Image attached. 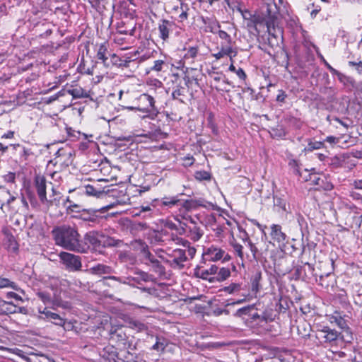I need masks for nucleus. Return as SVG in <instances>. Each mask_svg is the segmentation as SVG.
I'll use <instances>...</instances> for the list:
<instances>
[{
  "instance_id": "obj_15",
  "label": "nucleus",
  "mask_w": 362,
  "mask_h": 362,
  "mask_svg": "<svg viewBox=\"0 0 362 362\" xmlns=\"http://www.w3.org/2000/svg\"><path fill=\"white\" fill-rule=\"evenodd\" d=\"M38 313L40 314V319L50 321L58 326H64L65 324V319L59 314L51 311L49 306L39 307Z\"/></svg>"
},
{
  "instance_id": "obj_50",
  "label": "nucleus",
  "mask_w": 362,
  "mask_h": 362,
  "mask_svg": "<svg viewBox=\"0 0 362 362\" xmlns=\"http://www.w3.org/2000/svg\"><path fill=\"white\" fill-rule=\"evenodd\" d=\"M180 204L182 206H184L185 210L189 211L190 212L192 211H193V210H196L197 209L194 199H186V200H184V201H182L180 199Z\"/></svg>"
},
{
  "instance_id": "obj_31",
  "label": "nucleus",
  "mask_w": 362,
  "mask_h": 362,
  "mask_svg": "<svg viewBox=\"0 0 362 362\" xmlns=\"http://www.w3.org/2000/svg\"><path fill=\"white\" fill-rule=\"evenodd\" d=\"M246 324L250 327L261 325V317L255 305H251L250 313H249L248 321Z\"/></svg>"
},
{
  "instance_id": "obj_46",
  "label": "nucleus",
  "mask_w": 362,
  "mask_h": 362,
  "mask_svg": "<svg viewBox=\"0 0 362 362\" xmlns=\"http://www.w3.org/2000/svg\"><path fill=\"white\" fill-rule=\"evenodd\" d=\"M216 279L219 281L227 279L230 276V271L228 268L221 267L218 269Z\"/></svg>"
},
{
  "instance_id": "obj_21",
  "label": "nucleus",
  "mask_w": 362,
  "mask_h": 362,
  "mask_svg": "<svg viewBox=\"0 0 362 362\" xmlns=\"http://www.w3.org/2000/svg\"><path fill=\"white\" fill-rule=\"evenodd\" d=\"M136 28V22L134 19L128 20L127 22L121 21L117 23V30L120 34L134 36Z\"/></svg>"
},
{
  "instance_id": "obj_43",
  "label": "nucleus",
  "mask_w": 362,
  "mask_h": 362,
  "mask_svg": "<svg viewBox=\"0 0 362 362\" xmlns=\"http://www.w3.org/2000/svg\"><path fill=\"white\" fill-rule=\"evenodd\" d=\"M197 209L202 206L207 209H214L216 206L212 202H208L202 198L194 199Z\"/></svg>"
},
{
  "instance_id": "obj_42",
  "label": "nucleus",
  "mask_w": 362,
  "mask_h": 362,
  "mask_svg": "<svg viewBox=\"0 0 362 362\" xmlns=\"http://www.w3.org/2000/svg\"><path fill=\"white\" fill-rule=\"evenodd\" d=\"M64 207L66 208V210L68 211V213L69 212H80V208L81 206L74 203L71 199L69 197H67L66 198V199H64V203H63Z\"/></svg>"
},
{
  "instance_id": "obj_16",
  "label": "nucleus",
  "mask_w": 362,
  "mask_h": 362,
  "mask_svg": "<svg viewBox=\"0 0 362 362\" xmlns=\"http://www.w3.org/2000/svg\"><path fill=\"white\" fill-rule=\"evenodd\" d=\"M176 28V24L172 21L161 19L158 23V31L159 37L163 41L169 40L170 33Z\"/></svg>"
},
{
  "instance_id": "obj_8",
  "label": "nucleus",
  "mask_w": 362,
  "mask_h": 362,
  "mask_svg": "<svg viewBox=\"0 0 362 362\" xmlns=\"http://www.w3.org/2000/svg\"><path fill=\"white\" fill-rule=\"evenodd\" d=\"M136 276H125V277H117L115 276H110L105 277V279H113L119 281L120 283L128 284L134 287L139 288V285L141 284V281L147 282L149 281L151 278V275L148 273L138 270L135 272Z\"/></svg>"
},
{
  "instance_id": "obj_32",
  "label": "nucleus",
  "mask_w": 362,
  "mask_h": 362,
  "mask_svg": "<svg viewBox=\"0 0 362 362\" xmlns=\"http://www.w3.org/2000/svg\"><path fill=\"white\" fill-rule=\"evenodd\" d=\"M113 62L115 65L121 68H127L129 66V64L134 61H136V59H134L133 55H125L122 57H118L115 54L112 55Z\"/></svg>"
},
{
  "instance_id": "obj_54",
  "label": "nucleus",
  "mask_w": 362,
  "mask_h": 362,
  "mask_svg": "<svg viewBox=\"0 0 362 362\" xmlns=\"http://www.w3.org/2000/svg\"><path fill=\"white\" fill-rule=\"evenodd\" d=\"M216 34L218 35V37L221 40H223L225 41L224 42H223L224 45H231L232 38H231L230 35H228L226 31L218 29Z\"/></svg>"
},
{
  "instance_id": "obj_63",
  "label": "nucleus",
  "mask_w": 362,
  "mask_h": 362,
  "mask_svg": "<svg viewBox=\"0 0 362 362\" xmlns=\"http://www.w3.org/2000/svg\"><path fill=\"white\" fill-rule=\"evenodd\" d=\"M164 226L168 229L177 231L179 234L180 232H182L181 225H180V227H178L175 223L170 220H166L164 223Z\"/></svg>"
},
{
  "instance_id": "obj_17",
  "label": "nucleus",
  "mask_w": 362,
  "mask_h": 362,
  "mask_svg": "<svg viewBox=\"0 0 362 362\" xmlns=\"http://www.w3.org/2000/svg\"><path fill=\"white\" fill-rule=\"evenodd\" d=\"M174 219L177 221L181 226H184L185 223H196L199 221V217L197 215L192 216L190 211L185 210L184 206L181 204L177 208L176 214L174 216Z\"/></svg>"
},
{
  "instance_id": "obj_24",
  "label": "nucleus",
  "mask_w": 362,
  "mask_h": 362,
  "mask_svg": "<svg viewBox=\"0 0 362 362\" xmlns=\"http://www.w3.org/2000/svg\"><path fill=\"white\" fill-rule=\"evenodd\" d=\"M153 204L152 202L151 206H141L135 215L146 220L153 218L156 215L157 211L156 209V205Z\"/></svg>"
},
{
  "instance_id": "obj_1",
  "label": "nucleus",
  "mask_w": 362,
  "mask_h": 362,
  "mask_svg": "<svg viewBox=\"0 0 362 362\" xmlns=\"http://www.w3.org/2000/svg\"><path fill=\"white\" fill-rule=\"evenodd\" d=\"M52 235L56 245L65 250L83 253L86 246L81 240V235L76 228L68 225H62L52 230Z\"/></svg>"
},
{
  "instance_id": "obj_35",
  "label": "nucleus",
  "mask_w": 362,
  "mask_h": 362,
  "mask_svg": "<svg viewBox=\"0 0 362 362\" xmlns=\"http://www.w3.org/2000/svg\"><path fill=\"white\" fill-rule=\"evenodd\" d=\"M174 241L176 242L177 244L182 245L186 250V252H187V255L192 259L196 254V249L194 247L190 246V243L187 240L181 238L176 237L175 238H173Z\"/></svg>"
},
{
  "instance_id": "obj_51",
  "label": "nucleus",
  "mask_w": 362,
  "mask_h": 362,
  "mask_svg": "<svg viewBox=\"0 0 362 362\" xmlns=\"http://www.w3.org/2000/svg\"><path fill=\"white\" fill-rule=\"evenodd\" d=\"M288 167L293 170V173L300 175V163L298 160L291 158L288 163Z\"/></svg>"
},
{
  "instance_id": "obj_59",
  "label": "nucleus",
  "mask_w": 362,
  "mask_h": 362,
  "mask_svg": "<svg viewBox=\"0 0 362 362\" xmlns=\"http://www.w3.org/2000/svg\"><path fill=\"white\" fill-rule=\"evenodd\" d=\"M245 243H247V246L249 247L251 252L252 253L254 257H256L257 253L258 252V249L255 246L254 243L250 240V239L248 237V235L245 233V238L243 239Z\"/></svg>"
},
{
  "instance_id": "obj_14",
  "label": "nucleus",
  "mask_w": 362,
  "mask_h": 362,
  "mask_svg": "<svg viewBox=\"0 0 362 362\" xmlns=\"http://www.w3.org/2000/svg\"><path fill=\"white\" fill-rule=\"evenodd\" d=\"M35 187L36 188L37 194L38 195L40 202L48 206L54 204V202L56 200H49L47 198L46 194V179L44 176L37 175L35 177Z\"/></svg>"
},
{
  "instance_id": "obj_11",
  "label": "nucleus",
  "mask_w": 362,
  "mask_h": 362,
  "mask_svg": "<svg viewBox=\"0 0 362 362\" xmlns=\"http://www.w3.org/2000/svg\"><path fill=\"white\" fill-rule=\"evenodd\" d=\"M269 236L271 238L269 243L274 245L276 244L279 247L284 246L288 240L287 235L283 232L281 226L279 224L271 225Z\"/></svg>"
},
{
  "instance_id": "obj_12",
  "label": "nucleus",
  "mask_w": 362,
  "mask_h": 362,
  "mask_svg": "<svg viewBox=\"0 0 362 362\" xmlns=\"http://www.w3.org/2000/svg\"><path fill=\"white\" fill-rule=\"evenodd\" d=\"M199 220L196 223H185L184 226H181L182 232H180V234H185L193 241H198L204 235V230L199 226Z\"/></svg>"
},
{
  "instance_id": "obj_25",
  "label": "nucleus",
  "mask_w": 362,
  "mask_h": 362,
  "mask_svg": "<svg viewBox=\"0 0 362 362\" xmlns=\"http://www.w3.org/2000/svg\"><path fill=\"white\" fill-rule=\"evenodd\" d=\"M104 236L99 234L97 231L93 230L87 233L84 236V240L86 243H89L94 248H98L101 245L102 238Z\"/></svg>"
},
{
  "instance_id": "obj_7",
  "label": "nucleus",
  "mask_w": 362,
  "mask_h": 362,
  "mask_svg": "<svg viewBox=\"0 0 362 362\" xmlns=\"http://www.w3.org/2000/svg\"><path fill=\"white\" fill-rule=\"evenodd\" d=\"M101 209H80V212H78L77 215L73 217L76 219L83 221L87 226L93 227L100 223L103 219V216L99 215V212Z\"/></svg>"
},
{
  "instance_id": "obj_23",
  "label": "nucleus",
  "mask_w": 362,
  "mask_h": 362,
  "mask_svg": "<svg viewBox=\"0 0 362 362\" xmlns=\"http://www.w3.org/2000/svg\"><path fill=\"white\" fill-rule=\"evenodd\" d=\"M236 54L237 52L233 50L232 45L221 43L220 50L216 53H213L212 57L218 60L226 56H228L230 60L232 61V58L235 57Z\"/></svg>"
},
{
  "instance_id": "obj_22",
  "label": "nucleus",
  "mask_w": 362,
  "mask_h": 362,
  "mask_svg": "<svg viewBox=\"0 0 362 362\" xmlns=\"http://www.w3.org/2000/svg\"><path fill=\"white\" fill-rule=\"evenodd\" d=\"M153 203H157L156 205L166 209H177L180 205V199L178 198V196L164 197L160 200L154 199Z\"/></svg>"
},
{
  "instance_id": "obj_18",
  "label": "nucleus",
  "mask_w": 362,
  "mask_h": 362,
  "mask_svg": "<svg viewBox=\"0 0 362 362\" xmlns=\"http://www.w3.org/2000/svg\"><path fill=\"white\" fill-rule=\"evenodd\" d=\"M73 155L74 151L70 148H59L56 153L55 163L67 167L73 161Z\"/></svg>"
},
{
  "instance_id": "obj_27",
  "label": "nucleus",
  "mask_w": 362,
  "mask_h": 362,
  "mask_svg": "<svg viewBox=\"0 0 362 362\" xmlns=\"http://www.w3.org/2000/svg\"><path fill=\"white\" fill-rule=\"evenodd\" d=\"M202 21L203 24L204 25V31L205 33L216 34L218 30L220 28V25L219 23L215 18L209 17H202Z\"/></svg>"
},
{
  "instance_id": "obj_6",
  "label": "nucleus",
  "mask_w": 362,
  "mask_h": 362,
  "mask_svg": "<svg viewBox=\"0 0 362 362\" xmlns=\"http://www.w3.org/2000/svg\"><path fill=\"white\" fill-rule=\"evenodd\" d=\"M162 258L171 267L181 269L184 267V262L187 261V256L185 249L175 248L169 250L166 252V257H162Z\"/></svg>"
},
{
  "instance_id": "obj_28",
  "label": "nucleus",
  "mask_w": 362,
  "mask_h": 362,
  "mask_svg": "<svg viewBox=\"0 0 362 362\" xmlns=\"http://www.w3.org/2000/svg\"><path fill=\"white\" fill-rule=\"evenodd\" d=\"M185 54L183 60L185 62L192 64L199 55V47L198 45L189 46L184 48Z\"/></svg>"
},
{
  "instance_id": "obj_48",
  "label": "nucleus",
  "mask_w": 362,
  "mask_h": 362,
  "mask_svg": "<svg viewBox=\"0 0 362 362\" xmlns=\"http://www.w3.org/2000/svg\"><path fill=\"white\" fill-rule=\"evenodd\" d=\"M230 245L233 249V251L235 252V254L241 259V261L243 262V259H244V254H243V247L236 243V242H231L230 243Z\"/></svg>"
},
{
  "instance_id": "obj_40",
  "label": "nucleus",
  "mask_w": 362,
  "mask_h": 362,
  "mask_svg": "<svg viewBox=\"0 0 362 362\" xmlns=\"http://www.w3.org/2000/svg\"><path fill=\"white\" fill-rule=\"evenodd\" d=\"M250 310L251 305L243 307L236 310V312L234 314V316L242 318V320H243L245 322V323H247V321H248L249 318V313H250Z\"/></svg>"
},
{
  "instance_id": "obj_44",
  "label": "nucleus",
  "mask_w": 362,
  "mask_h": 362,
  "mask_svg": "<svg viewBox=\"0 0 362 362\" xmlns=\"http://www.w3.org/2000/svg\"><path fill=\"white\" fill-rule=\"evenodd\" d=\"M107 52V45L105 43L101 44L98 47L96 56L98 59L101 60L104 64H105L106 61L107 60V57L106 56Z\"/></svg>"
},
{
  "instance_id": "obj_55",
  "label": "nucleus",
  "mask_w": 362,
  "mask_h": 362,
  "mask_svg": "<svg viewBox=\"0 0 362 362\" xmlns=\"http://www.w3.org/2000/svg\"><path fill=\"white\" fill-rule=\"evenodd\" d=\"M127 354L129 356H126V359H124V361H120V362H147L140 356H134L129 351H127Z\"/></svg>"
},
{
  "instance_id": "obj_36",
  "label": "nucleus",
  "mask_w": 362,
  "mask_h": 362,
  "mask_svg": "<svg viewBox=\"0 0 362 362\" xmlns=\"http://www.w3.org/2000/svg\"><path fill=\"white\" fill-rule=\"evenodd\" d=\"M5 245L8 252L17 253L18 251V244L12 235L6 234Z\"/></svg>"
},
{
  "instance_id": "obj_20",
  "label": "nucleus",
  "mask_w": 362,
  "mask_h": 362,
  "mask_svg": "<svg viewBox=\"0 0 362 362\" xmlns=\"http://www.w3.org/2000/svg\"><path fill=\"white\" fill-rule=\"evenodd\" d=\"M236 10L241 14L243 19L247 21V25L248 27L255 26L260 23L259 16L252 11L243 8L240 6H238Z\"/></svg>"
},
{
  "instance_id": "obj_4",
  "label": "nucleus",
  "mask_w": 362,
  "mask_h": 362,
  "mask_svg": "<svg viewBox=\"0 0 362 362\" xmlns=\"http://www.w3.org/2000/svg\"><path fill=\"white\" fill-rule=\"evenodd\" d=\"M136 110L143 112V119L148 118L154 119L159 113V110L156 105L154 97L148 93L141 94L136 98Z\"/></svg>"
},
{
  "instance_id": "obj_38",
  "label": "nucleus",
  "mask_w": 362,
  "mask_h": 362,
  "mask_svg": "<svg viewBox=\"0 0 362 362\" xmlns=\"http://www.w3.org/2000/svg\"><path fill=\"white\" fill-rule=\"evenodd\" d=\"M167 64L164 60L158 59L153 62V64L147 68L146 69V73L147 74H150L151 72H156L158 73L161 71L164 66H166Z\"/></svg>"
},
{
  "instance_id": "obj_26",
  "label": "nucleus",
  "mask_w": 362,
  "mask_h": 362,
  "mask_svg": "<svg viewBox=\"0 0 362 362\" xmlns=\"http://www.w3.org/2000/svg\"><path fill=\"white\" fill-rule=\"evenodd\" d=\"M334 75L337 76L340 83H341L348 90L351 91L356 88V82L353 77L346 76L339 71Z\"/></svg>"
},
{
  "instance_id": "obj_64",
  "label": "nucleus",
  "mask_w": 362,
  "mask_h": 362,
  "mask_svg": "<svg viewBox=\"0 0 362 362\" xmlns=\"http://www.w3.org/2000/svg\"><path fill=\"white\" fill-rule=\"evenodd\" d=\"M261 317V325L262 323H267L268 322H272L274 320V317L272 315V313H269L267 310L262 313V315H260Z\"/></svg>"
},
{
  "instance_id": "obj_13",
  "label": "nucleus",
  "mask_w": 362,
  "mask_h": 362,
  "mask_svg": "<svg viewBox=\"0 0 362 362\" xmlns=\"http://www.w3.org/2000/svg\"><path fill=\"white\" fill-rule=\"evenodd\" d=\"M59 257L62 263L69 271H78L81 268V260L79 256L66 252H62Z\"/></svg>"
},
{
  "instance_id": "obj_45",
  "label": "nucleus",
  "mask_w": 362,
  "mask_h": 362,
  "mask_svg": "<svg viewBox=\"0 0 362 362\" xmlns=\"http://www.w3.org/2000/svg\"><path fill=\"white\" fill-rule=\"evenodd\" d=\"M149 267H151L152 271L157 274L159 276H162L165 274V267L161 264V263L158 260L153 262V264Z\"/></svg>"
},
{
  "instance_id": "obj_41",
  "label": "nucleus",
  "mask_w": 362,
  "mask_h": 362,
  "mask_svg": "<svg viewBox=\"0 0 362 362\" xmlns=\"http://www.w3.org/2000/svg\"><path fill=\"white\" fill-rule=\"evenodd\" d=\"M12 288L15 291H19L18 284L10 279L0 276V288Z\"/></svg>"
},
{
  "instance_id": "obj_57",
  "label": "nucleus",
  "mask_w": 362,
  "mask_h": 362,
  "mask_svg": "<svg viewBox=\"0 0 362 362\" xmlns=\"http://www.w3.org/2000/svg\"><path fill=\"white\" fill-rule=\"evenodd\" d=\"M194 177L199 181L209 180L211 179L210 173L205 170L197 171L195 173Z\"/></svg>"
},
{
  "instance_id": "obj_3",
  "label": "nucleus",
  "mask_w": 362,
  "mask_h": 362,
  "mask_svg": "<svg viewBox=\"0 0 362 362\" xmlns=\"http://www.w3.org/2000/svg\"><path fill=\"white\" fill-rule=\"evenodd\" d=\"M110 340L117 341V346L120 349H130V343L127 339L125 334L122 329H117L115 332L111 333ZM117 348L113 345H107L100 352L102 362H120L123 358L118 356Z\"/></svg>"
},
{
  "instance_id": "obj_2",
  "label": "nucleus",
  "mask_w": 362,
  "mask_h": 362,
  "mask_svg": "<svg viewBox=\"0 0 362 362\" xmlns=\"http://www.w3.org/2000/svg\"><path fill=\"white\" fill-rule=\"evenodd\" d=\"M315 337L319 344L325 348L342 346L344 343H351L354 339L351 335L346 337L344 334L327 325H318Z\"/></svg>"
},
{
  "instance_id": "obj_62",
  "label": "nucleus",
  "mask_w": 362,
  "mask_h": 362,
  "mask_svg": "<svg viewBox=\"0 0 362 362\" xmlns=\"http://www.w3.org/2000/svg\"><path fill=\"white\" fill-rule=\"evenodd\" d=\"M141 254L143 257V262H147L150 258H151L152 253L149 251L148 245H142L141 248Z\"/></svg>"
},
{
  "instance_id": "obj_34",
  "label": "nucleus",
  "mask_w": 362,
  "mask_h": 362,
  "mask_svg": "<svg viewBox=\"0 0 362 362\" xmlns=\"http://www.w3.org/2000/svg\"><path fill=\"white\" fill-rule=\"evenodd\" d=\"M78 193L85 194L88 196L99 197L103 194V191L96 188L94 185H88L82 188L78 189Z\"/></svg>"
},
{
  "instance_id": "obj_47",
  "label": "nucleus",
  "mask_w": 362,
  "mask_h": 362,
  "mask_svg": "<svg viewBox=\"0 0 362 362\" xmlns=\"http://www.w3.org/2000/svg\"><path fill=\"white\" fill-rule=\"evenodd\" d=\"M151 56L152 53L149 52L141 54V52L139 50L136 51L133 54L134 59H136V60H137L139 63H141L149 59L151 57Z\"/></svg>"
},
{
  "instance_id": "obj_9",
  "label": "nucleus",
  "mask_w": 362,
  "mask_h": 362,
  "mask_svg": "<svg viewBox=\"0 0 362 362\" xmlns=\"http://www.w3.org/2000/svg\"><path fill=\"white\" fill-rule=\"evenodd\" d=\"M204 255L206 259L212 262L222 260V262H226L231 259L230 255L223 249L215 245H211L206 249Z\"/></svg>"
},
{
  "instance_id": "obj_10",
  "label": "nucleus",
  "mask_w": 362,
  "mask_h": 362,
  "mask_svg": "<svg viewBox=\"0 0 362 362\" xmlns=\"http://www.w3.org/2000/svg\"><path fill=\"white\" fill-rule=\"evenodd\" d=\"M327 320L331 324H336L339 328L341 329V333L344 334L345 337L348 335L353 337L352 332L347 324V321L345 319V315H342L339 311H335L332 315H327Z\"/></svg>"
},
{
  "instance_id": "obj_58",
  "label": "nucleus",
  "mask_w": 362,
  "mask_h": 362,
  "mask_svg": "<svg viewBox=\"0 0 362 362\" xmlns=\"http://www.w3.org/2000/svg\"><path fill=\"white\" fill-rule=\"evenodd\" d=\"M58 308H66V303H64L58 299H51V303H49V309L56 310Z\"/></svg>"
},
{
  "instance_id": "obj_60",
  "label": "nucleus",
  "mask_w": 362,
  "mask_h": 362,
  "mask_svg": "<svg viewBox=\"0 0 362 362\" xmlns=\"http://www.w3.org/2000/svg\"><path fill=\"white\" fill-rule=\"evenodd\" d=\"M349 66L358 74H362V62H354L349 61L348 62Z\"/></svg>"
},
{
  "instance_id": "obj_52",
  "label": "nucleus",
  "mask_w": 362,
  "mask_h": 362,
  "mask_svg": "<svg viewBox=\"0 0 362 362\" xmlns=\"http://www.w3.org/2000/svg\"><path fill=\"white\" fill-rule=\"evenodd\" d=\"M185 95V88L182 87L177 86L172 92V98L174 100H178L181 103H184L182 99L180 97Z\"/></svg>"
},
{
  "instance_id": "obj_33",
  "label": "nucleus",
  "mask_w": 362,
  "mask_h": 362,
  "mask_svg": "<svg viewBox=\"0 0 362 362\" xmlns=\"http://www.w3.org/2000/svg\"><path fill=\"white\" fill-rule=\"evenodd\" d=\"M349 156L346 154L334 156L327 159V164L332 168H339L344 166L345 160Z\"/></svg>"
},
{
  "instance_id": "obj_39",
  "label": "nucleus",
  "mask_w": 362,
  "mask_h": 362,
  "mask_svg": "<svg viewBox=\"0 0 362 362\" xmlns=\"http://www.w3.org/2000/svg\"><path fill=\"white\" fill-rule=\"evenodd\" d=\"M274 206L279 208L284 213L288 214L290 212V206L288 203L281 197H274Z\"/></svg>"
},
{
  "instance_id": "obj_19",
  "label": "nucleus",
  "mask_w": 362,
  "mask_h": 362,
  "mask_svg": "<svg viewBox=\"0 0 362 362\" xmlns=\"http://www.w3.org/2000/svg\"><path fill=\"white\" fill-rule=\"evenodd\" d=\"M218 267L213 264L209 269H204L202 267H197L194 269V275L204 280H207L209 282H214L215 277L213 275L216 274L218 272Z\"/></svg>"
},
{
  "instance_id": "obj_30",
  "label": "nucleus",
  "mask_w": 362,
  "mask_h": 362,
  "mask_svg": "<svg viewBox=\"0 0 362 362\" xmlns=\"http://www.w3.org/2000/svg\"><path fill=\"white\" fill-rule=\"evenodd\" d=\"M260 279L261 275L259 274H257L251 279V284L249 286V293L250 294V300L253 298H256L257 293L259 291Z\"/></svg>"
},
{
  "instance_id": "obj_5",
  "label": "nucleus",
  "mask_w": 362,
  "mask_h": 362,
  "mask_svg": "<svg viewBox=\"0 0 362 362\" xmlns=\"http://www.w3.org/2000/svg\"><path fill=\"white\" fill-rule=\"evenodd\" d=\"M223 291L228 294L240 297L235 301L228 305L241 304L250 301L249 285L245 283H230L227 286H225Z\"/></svg>"
},
{
  "instance_id": "obj_49",
  "label": "nucleus",
  "mask_w": 362,
  "mask_h": 362,
  "mask_svg": "<svg viewBox=\"0 0 362 362\" xmlns=\"http://www.w3.org/2000/svg\"><path fill=\"white\" fill-rule=\"evenodd\" d=\"M324 147V141H313L309 140L308 146L305 148V151H312L313 150H317Z\"/></svg>"
},
{
  "instance_id": "obj_61",
  "label": "nucleus",
  "mask_w": 362,
  "mask_h": 362,
  "mask_svg": "<svg viewBox=\"0 0 362 362\" xmlns=\"http://www.w3.org/2000/svg\"><path fill=\"white\" fill-rule=\"evenodd\" d=\"M141 254L143 257V262H147L150 258H151L152 253L149 251L148 245H142L141 248Z\"/></svg>"
},
{
  "instance_id": "obj_56",
  "label": "nucleus",
  "mask_w": 362,
  "mask_h": 362,
  "mask_svg": "<svg viewBox=\"0 0 362 362\" xmlns=\"http://www.w3.org/2000/svg\"><path fill=\"white\" fill-rule=\"evenodd\" d=\"M165 346H166V344L165 342V340L164 339L161 340L158 337H156V341L153 345L151 349L156 350L158 351H163L164 349H165Z\"/></svg>"
},
{
  "instance_id": "obj_29",
  "label": "nucleus",
  "mask_w": 362,
  "mask_h": 362,
  "mask_svg": "<svg viewBox=\"0 0 362 362\" xmlns=\"http://www.w3.org/2000/svg\"><path fill=\"white\" fill-rule=\"evenodd\" d=\"M124 322L127 327L136 332H143L147 329V326L143 322L134 317H127L124 320Z\"/></svg>"
},
{
  "instance_id": "obj_53",
  "label": "nucleus",
  "mask_w": 362,
  "mask_h": 362,
  "mask_svg": "<svg viewBox=\"0 0 362 362\" xmlns=\"http://www.w3.org/2000/svg\"><path fill=\"white\" fill-rule=\"evenodd\" d=\"M38 298L43 302L44 305L46 306H49V303H51V297L50 295L45 291H40L37 293Z\"/></svg>"
},
{
  "instance_id": "obj_37",
  "label": "nucleus",
  "mask_w": 362,
  "mask_h": 362,
  "mask_svg": "<svg viewBox=\"0 0 362 362\" xmlns=\"http://www.w3.org/2000/svg\"><path fill=\"white\" fill-rule=\"evenodd\" d=\"M90 270L95 274H109L112 272L111 267L103 264H98L93 266Z\"/></svg>"
}]
</instances>
